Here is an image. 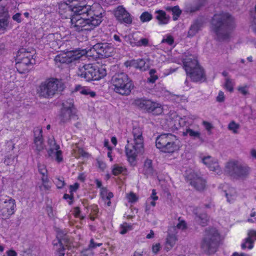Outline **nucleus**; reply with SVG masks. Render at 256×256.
<instances>
[{
    "mask_svg": "<svg viewBox=\"0 0 256 256\" xmlns=\"http://www.w3.org/2000/svg\"><path fill=\"white\" fill-rule=\"evenodd\" d=\"M68 9L73 13L72 26L77 31L91 30L102 21L104 10L98 4L88 5L84 0H72L70 6L62 4L59 9Z\"/></svg>",
    "mask_w": 256,
    "mask_h": 256,
    "instance_id": "nucleus-1",
    "label": "nucleus"
},
{
    "mask_svg": "<svg viewBox=\"0 0 256 256\" xmlns=\"http://www.w3.org/2000/svg\"><path fill=\"white\" fill-rule=\"evenodd\" d=\"M212 30L219 40L228 39L234 28V18L228 13L216 14L212 20Z\"/></svg>",
    "mask_w": 256,
    "mask_h": 256,
    "instance_id": "nucleus-2",
    "label": "nucleus"
},
{
    "mask_svg": "<svg viewBox=\"0 0 256 256\" xmlns=\"http://www.w3.org/2000/svg\"><path fill=\"white\" fill-rule=\"evenodd\" d=\"M132 138L127 140L125 146V152L128 160L131 165H135L136 158L138 154L144 152V138L140 128H134L132 132Z\"/></svg>",
    "mask_w": 256,
    "mask_h": 256,
    "instance_id": "nucleus-3",
    "label": "nucleus"
},
{
    "mask_svg": "<svg viewBox=\"0 0 256 256\" xmlns=\"http://www.w3.org/2000/svg\"><path fill=\"white\" fill-rule=\"evenodd\" d=\"M183 64L187 76L193 82H202L205 80L204 70L198 64L194 56H186L183 59Z\"/></svg>",
    "mask_w": 256,
    "mask_h": 256,
    "instance_id": "nucleus-4",
    "label": "nucleus"
},
{
    "mask_svg": "<svg viewBox=\"0 0 256 256\" xmlns=\"http://www.w3.org/2000/svg\"><path fill=\"white\" fill-rule=\"evenodd\" d=\"M156 145L158 148L166 153H172L178 150L181 146L180 142L174 135L164 134L156 138Z\"/></svg>",
    "mask_w": 256,
    "mask_h": 256,
    "instance_id": "nucleus-5",
    "label": "nucleus"
},
{
    "mask_svg": "<svg viewBox=\"0 0 256 256\" xmlns=\"http://www.w3.org/2000/svg\"><path fill=\"white\" fill-rule=\"evenodd\" d=\"M225 170L234 179L244 180L248 178L251 168L246 164L232 160L226 164Z\"/></svg>",
    "mask_w": 256,
    "mask_h": 256,
    "instance_id": "nucleus-6",
    "label": "nucleus"
},
{
    "mask_svg": "<svg viewBox=\"0 0 256 256\" xmlns=\"http://www.w3.org/2000/svg\"><path fill=\"white\" fill-rule=\"evenodd\" d=\"M111 82L114 92L121 95H128L134 88L132 80L124 72L116 74Z\"/></svg>",
    "mask_w": 256,
    "mask_h": 256,
    "instance_id": "nucleus-7",
    "label": "nucleus"
},
{
    "mask_svg": "<svg viewBox=\"0 0 256 256\" xmlns=\"http://www.w3.org/2000/svg\"><path fill=\"white\" fill-rule=\"evenodd\" d=\"M220 240V234L215 228L206 230L201 242V248L206 253L210 254L216 251Z\"/></svg>",
    "mask_w": 256,
    "mask_h": 256,
    "instance_id": "nucleus-8",
    "label": "nucleus"
},
{
    "mask_svg": "<svg viewBox=\"0 0 256 256\" xmlns=\"http://www.w3.org/2000/svg\"><path fill=\"white\" fill-rule=\"evenodd\" d=\"M60 82L56 78H50L42 82L37 89L39 96L44 98H52L56 93Z\"/></svg>",
    "mask_w": 256,
    "mask_h": 256,
    "instance_id": "nucleus-9",
    "label": "nucleus"
},
{
    "mask_svg": "<svg viewBox=\"0 0 256 256\" xmlns=\"http://www.w3.org/2000/svg\"><path fill=\"white\" fill-rule=\"evenodd\" d=\"M76 109L74 105L72 100H68L62 103V107L59 116L60 122L65 124L69 122L72 120L77 118Z\"/></svg>",
    "mask_w": 256,
    "mask_h": 256,
    "instance_id": "nucleus-10",
    "label": "nucleus"
},
{
    "mask_svg": "<svg viewBox=\"0 0 256 256\" xmlns=\"http://www.w3.org/2000/svg\"><path fill=\"white\" fill-rule=\"evenodd\" d=\"M134 103L140 108L154 115H159L163 112V109L160 104L150 100L137 98L134 100Z\"/></svg>",
    "mask_w": 256,
    "mask_h": 256,
    "instance_id": "nucleus-11",
    "label": "nucleus"
},
{
    "mask_svg": "<svg viewBox=\"0 0 256 256\" xmlns=\"http://www.w3.org/2000/svg\"><path fill=\"white\" fill-rule=\"evenodd\" d=\"M16 200L8 196H5L0 202V216L4 220L8 219L15 212Z\"/></svg>",
    "mask_w": 256,
    "mask_h": 256,
    "instance_id": "nucleus-12",
    "label": "nucleus"
},
{
    "mask_svg": "<svg viewBox=\"0 0 256 256\" xmlns=\"http://www.w3.org/2000/svg\"><path fill=\"white\" fill-rule=\"evenodd\" d=\"M86 54L85 50H75L67 51L57 55L54 58L56 62L60 63H70L80 59Z\"/></svg>",
    "mask_w": 256,
    "mask_h": 256,
    "instance_id": "nucleus-13",
    "label": "nucleus"
},
{
    "mask_svg": "<svg viewBox=\"0 0 256 256\" xmlns=\"http://www.w3.org/2000/svg\"><path fill=\"white\" fill-rule=\"evenodd\" d=\"M188 180L192 186L198 190H202L206 186V182L200 174L194 172L188 176Z\"/></svg>",
    "mask_w": 256,
    "mask_h": 256,
    "instance_id": "nucleus-14",
    "label": "nucleus"
},
{
    "mask_svg": "<svg viewBox=\"0 0 256 256\" xmlns=\"http://www.w3.org/2000/svg\"><path fill=\"white\" fill-rule=\"evenodd\" d=\"M94 70V66L88 64L80 66L77 72L78 76L84 78L86 81L94 80L92 72Z\"/></svg>",
    "mask_w": 256,
    "mask_h": 256,
    "instance_id": "nucleus-15",
    "label": "nucleus"
},
{
    "mask_svg": "<svg viewBox=\"0 0 256 256\" xmlns=\"http://www.w3.org/2000/svg\"><path fill=\"white\" fill-rule=\"evenodd\" d=\"M92 48L102 58L110 56L114 51L113 47L108 43L96 44L93 46Z\"/></svg>",
    "mask_w": 256,
    "mask_h": 256,
    "instance_id": "nucleus-16",
    "label": "nucleus"
},
{
    "mask_svg": "<svg viewBox=\"0 0 256 256\" xmlns=\"http://www.w3.org/2000/svg\"><path fill=\"white\" fill-rule=\"evenodd\" d=\"M48 144L50 148L48 151L49 156L55 157V160L58 162H60L63 160L62 152L60 150V146L56 144L54 138H50L48 140Z\"/></svg>",
    "mask_w": 256,
    "mask_h": 256,
    "instance_id": "nucleus-17",
    "label": "nucleus"
},
{
    "mask_svg": "<svg viewBox=\"0 0 256 256\" xmlns=\"http://www.w3.org/2000/svg\"><path fill=\"white\" fill-rule=\"evenodd\" d=\"M114 15L116 20L120 23L130 24L132 18L130 14L122 6H118L114 10Z\"/></svg>",
    "mask_w": 256,
    "mask_h": 256,
    "instance_id": "nucleus-18",
    "label": "nucleus"
},
{
    "mask_svg": "<svg viewBox=\"0 0 256 256\" xmlns=\"http://www.w3.org/2000/svg\"><path fill=\"white\" fill-rule=\"evenodd\" d=\"M202 162L210 170L218 174H222V170L216 159L210 156H207L202 158Z\"/></svg>",
    "mask_w": 256,
    "mask_h": 256,
    "instance_id": "nucleus-19",
    "label": "nucleus"
},
{
    "mask_svg": "<svg viewBox=\"0 0 256 256\" xmlns=\"http://www.w3.org/2000/svg\"><path fill=\"white\" fill-rule=\"evenodd\" d=\"M42 132V129L39 127L36 128L34 130V148L38 154L45 148V146L43 142Z\"/></svg>",
    "mask_w": 256,
    "mask_h": 256,
    "instance_id": "nucleus-20",
    "label": "nucleus"
},
{
    "mask_svg": "<svg viewBox=\"0 0 256 256\" xmlns=\"http://www.w3.org/2000/svg\"><path fill=\"white\" fill-rule=\"evenodd\" d=\"M126 67L132 66L142 71L146 70L149 67L148 60L145 59L132 60L125 62Z\"/></svg>",
    "mask_w": 256,
    "mask_h": 256,
    "instance_id": "nucleus-21",
    "label": "nucleus"
},
{
    "mask_svg": "<svg viewBox=\"0 0 256 256\" xmlns=\"http://www.w3.org/2000/svg\"><path fill=\"white\" fill-rule=\"evenodd\" d=\"M256 240V230H250L248 232V237L244 239V242L242 244V249L246 248L251 250L254 247V242Z\"/></svg>",
    "mask_w": 256,
    "mask_h": 256,
    "instance_id": "nucleus-22",
    "label": "nucleus"
},
{
    "mask_svg": "<svg viewBox=\"0 0 256 256\" xmlns=\"http://www.w3.org/2000/svg\"><path fill=\"white\" fill-rule=\"evenodd\" d=\"M175 227H171L168 230V236L166 238V244L168 250L171 249L176 244L178 238L176 234L178 232H175Z\"/></svg>",
    "mask_w": 256,
    "mask_h": 256,
    "instance_id": "nucleus-23",
    "label": "nucleus"
},
{
    "mask_svg": "<svg viewBox=\"0 0 256 256\" xmlns=\"http://www.w3.org/2000/svg\"><path fill=\"white\" fill-rule=\"evenodd\" d=\"M34 55L32 56V58H29V57H28L20 61L16 62V68L20 72H24L28 70V66L33 64L35 63V60L34 58Z\"/></svg>",
    "mask_w": 256,
    "mask_h": 256,
    "instance_id": "nucleus-24",
    "label": "nucleus"
},
{
    "mask_svg": "<svg viewBox=\"0 0 256 256\" xmlns=\"http://www.w3.org/2000/svg\"><path fill=\"white\" fill-rule=\"evenodd\" d=\"M155 18L159 25H165L169 22L170 16L161 10H156L154 12Z\"/></svg>",
    "mask_w": 256,
    "mask_h": 256,
    "instance_id": "nucleus-25",
    "label": "nucleus"
},
{
    "mask_svg": "<svg viewBox=\"0 0 256 256\" xmlns=\"http://www.w3.org/2000/svg\"><path fill=\"white\" fill-rule=\"evenodd\" d=\"M100 195L103 200L106 203L108 206H110L111 204L110 199L114 196L112 192L106 188L102 187L100 189Z\"/></svg>",
    "mask_w": 256,
    "mask_h": 256,
    "instance_id": "nucleus-26",
    "label": "nucleus"
},
{
    "mask_svg": "<svg viewBox=\"0 0 256 256\" xmlns=\"http://www.w3.org/2000/svg\"><path fill=\"white\" fill-rule=\"evenodd\" d=\"M106 70L104 66H102L98 68L94 66V70L92 72L94 76V80H98L104 78L106 75Z\"/></svg>",
    "mask_w": 256,
    "mask_h": 256,
    "instance_id": "nucleus-27",
    "label": "nucleus"
},
{
    "mask_svg": "<svg viewBox=\"0 0 256 256\" xmlns=\"http://www.w3.org/2000/svg\"><path fill=\"white\" fill-rule=\"evenodd\" d=\"M227 201L230 203L234 202L236 199L238 193L234 188H230L225 191Z\"/></svg>",
    "mask_w": 256,
    "mask_h": 256,
    "instance_id": "nucleus-28",
    "label": "nucleus"
},
{
    "mask_svg": "<svg viewBox=\"0 0 256 256\" xmlns=\"http://www.w3.org/2000/svg\"><path fill=\"white\" fill-rule=\"evenodd\" d=\"M32 55H34V52H30L26 50V49L22 48L18 52L16 59V62L20 61L28 57H29V58H32Z\"/></svg>",
    "mask_w": 256,
    "mask_h": 256,
    "instance_id": "nucleus-29",
    "label": "nucleus"
},
{
    "mask_svg": "<svg viewBox=\"0 0 256 256\" xmlns=\"http://www.w3.org/2000/svg\"><path fill=\"white\" fill-rule=\"evenodd\" d=\"M202 28V24L198 22H194L190 27L188 34V36L189 38L194 36Z\"/></svg>",
    "mask_w": 256,
    "mask_h": 256,
    "instance_id": "nucleus-30",
    "label": "nucleus"
},
{
    "mask_svg": "<svg viewBox=\"0 0 256 256\" xmlns=\"http://www.w3.org/2000/svg\"><path fill=\"white\" fill-rule=\"evenodd\" d=\"M153 171L152 160L148 159L146 160L144 165L142 172L145 175L148 176L152 174Z\"/></svg>",
    "mask_w": 256,
    "mask_h": 256,
    "instance_id": "nucleus-31",
    "label": "nucleus"
},
{
    "mask_svg": "<svg viewBox=\"0 0 256 256\" xmlns=\"http://www.w3.org/2000/svg\"><path fill=\"white\" fill-rule=\"evenodd\" d=\"M76 92H78L80 94L84 95H89L90 97L94 98L96 96V92L91 91L90 88L86 87H82L80 86H78L76 87Z\"/></svg>",
    "mask_w": 256,
    "mask_h": 256,
    "instance_id": "nucleus-32",
    "label": "nucleus"
},
{
    "mask_svg": "<svg viewBox=\"0 0 256 256\" xmlns=\"http://www.w3.org/2000/svg\"><path fill=\"white\" fill-rule=\"evenodd\" d=\"M240 128V124L234 120L231 121L228 126V130L234 134L239 133Z\"/></svg>",
    "mask_w": 256,
    "mask_h": 256,
    "instance_id": "nucleus-33",
    "label": "nucleus"
},
{
    "mask_svg": "<svg viewBox=\"0 0 256 256\" xmlns=\"http://www.w3.org/2000/svg\"><path fill=\"white\" fill-rule=\"evenodd\" d=\"M122 37L124 38V41L130 44L132 46L134 47L136 46V42L138 39L134 37V34H128L122 36Z\"/></svg>",
    "mask_w": 256,
    "mask_h": 256,
    "instance_id": "nucleus-34",
    "label": "nucleus"
},
{
    "mask_svg": "<svg viewBox=\"0 0 256 256\" xmlns=\"http://www.w3.org/2000/svg\"><path fill=\"white\" fill-rule=\"evenodd\" d=\"M168 10L172 11L173 14V20H176L178 19V17L181 14V10L178 6H174L173 7H168Z\"/></svg>",
    "mask_w": 256,
    "mask_h": 256,
    "instance_id": "nucleus-35",
    "label": "nucleus"
},
{
    "mask_svg": "<svg viewBox=\"0 0 256 256\" xmlns=\"http://www.w3.org/2000/svg\"><path fill=\"white\" fill-rule=\"evenodd\" d=\"M184 134H188L194 138H200L201 134L199 131H196L188 128L186 129V132H184Z\"/></svg>",
    "mask_w": 256,
    "mask_h": 256,
    "instance_id": "nucleus-36",
    "label": "nucleus"
},
{
    "mask_svg": "<svg viewBox=\"0 0 256 256\" xmlns=\"http://www.w3.org/2000/svg\"><path fill=\"white\" fill-rule=\"evenodd\" d=\"M55 248L56 250V254L57 256H64V255L65 249L62 244V243L60 240L58 244H54Z\"/></svg>",
    "mask_w": 256,
    "mask_h": 256,
    "instance_id": "nucleus-37",
    "label": "nucleus"
},
{
    "mask_svg": "<svg viewBox=\"0 0 256 256\" xmlns=\"http://www.w3.org/2000/svg\"><path fill=\"white\" fill-rule=\"evenodd\" d=\"M196 220L202 226H204L208 221V217L206 214H201L196 216Z\"/></svg>",
    "mask_w": 256,
    "mask_h": 256,
    "instance_id": "nucleus-38",
    "label": "nucleus"
},
{
    "mask_svg": "<svg viewBox=\"0 0 256 256\" xmlns=\"http://www.w3.org/2000/svg\"><path fill=\"white\" fill-rule=\"evenodd\" d=\"M125 170L126 168L124 167L117 164L114 165L112 168V174L115 176L118 175L123 172Z\"/></svg>",
    "mask_w": 256,
    "mask_h": 256,
    "instance_id": "nucleus-39",
    "label": "nucleus"
},
{
    "mask_svg": "<svg viewBox=\"0 0 256 256\" xmlns=\"http://www.w3.org/2000/svg\"><path fill=\"white\" fill-rule=\"evenodd\" d=\"M158 196H156V190L153 189L152 190V193L148 199L147 203L150 202V204L152 206H155L156 202L155 201L158 200Z\"/></svg>",
    "mask_w": 256,
    "mask_h": 256,
    "instance_id": "nucleus-40",
    "label": "nucleus"
},
{
    "mask_svg": "<svg viewBox=\"0 0 256 256\" xmlns=\"http://www.w3.org/2000/svg\"><path fill=\"white\" fill-rule=\"evenodd\" d=\"M152 18V14L148 12H142L140 16V20L143 22H149Z\"/></svg>",
    "mask_w": 256,
    "mask_h": 256,
    "instance_id": "nucleus-41",
    "label": "nucleus"
},
{
    "mask_svg": "<svg viewBox=\"0 0 256 256\" xmlns=\"http://www.w3.org/2000/svg\"><path fill=\"white\" fill-rule=\"evenodd\" d=\"M150 46V40L148 38H142L139 40H137L136 46Z\"/></svg>",
    "mask_w": 256,
    "mask_h": 256,
    "instance_id": "nucleus-42",
    "label": "nucleus"
},
{
    "mask_svg": "<svg viewBox=\"0 0 256 256\" xmlns=\"http://www.w3.org/2000/svg\"><path fill=\"white\" fill-rule=\"evenodd\" d=\"M120 233L124 234L132 230V226L127 223H124L120 226Z\"/></svg>",
    "mask_w": 256,
    "mask_h": 256,
    "instance_id": "nucleus-43",
    "label": "nucleus"
},
{
    "mask_svg": "<svg viewBox=\"0 0 256 256\" xmlns=\"http://www.w3.org/2000/svg\"><path fill=\"white\" fill-rule=\"evenodd\" d=\"M234 84L232 80L228 78H226V82L224 84V88L226 90H228L230 92H232L233 91V86Z\"/></svg>",
    "mask_w": 256,
    "mask_h": 256,
    "instance_id": "nucleus-44",
    "label": "nucleus"
},
{
    "mask_svg": "<svg viewBox=\"0 0 256 256\" xmlns=\"http://www.w3.org/2000/svg\"><path fill=\"white\" fill-rule=\"evenodd\" d=\"M54 182L58 188H62L65 185L64 178H63L57 177Z\"/></svg>",
    "mask_w": 256,
    "mask_h": 256,
    "instance_id": "nucleus-45",
    "label": "nucleus"
},
{
    "mask_svg": "<svg viewBox=\"0 0 256 256\" xmlns=\"http://www.w3.org/2000/svg\"><path fill=\"white\" fill-rule=\"evenodd\" d=\"M203 6V4L201 3L196 4L194 6H190L187 8V12H194L200 10V8Z\"/></svg>",
    "mask_w": 256,
    "mask_h": 256,
    "instance_id": "nucleus-46",
    "label": "nucleus"
},
{
    "mask_svg": "<svg viewBox=\"0 0 256 256\" xmlns=\"http://www.w3.org/2000/svg\"><path fill=\"white\" fill-rule=\"evenodd\" d=\"M174 42V39L170 34L166 35L162 39V42L166 43L169 45H172Z\"/></svg>",
    "mask_w": 256,
    "mask_h": 256,
    "instance_id": "nucleus-47",
    "label": "nucleus"
},
{
    "mask_svg": "<svg viewBox=\"0 0 256 256\" xmlns=\"http://www.w3.org/2000/svg\"><path fill=\"white\" fill-rule=\"evenodd\" d=\"M156 72V71L154 69H152L150 70L149 72L150 77L148 78V81L149 82L151 83H154L158 78V76L155 74Z\"/></svg>",
    "mask_w": 256,
    "mask_h": 256,
    "instance_id": "nucleus-48",
    "label": "nucleus"
},
{
    "mask_svg": "<svg viewBox=\"0 0 256 256\" xmlns=\"http://www.w3.org/2000/svg\"><path fill=\"white\" fill-rule=\"evenodd\" d=\"M173 227H175L176 231L177 232V229L178 230H184L186 227V222L183 220H180V219H178V222L176 224V226H174Z\"/></svg>",
    "mask_w": 256,
    "mask_h": 256,
    "instance_id": "nucleus-49",
    "label": "nucleus"
},
{
    "mask_svg": "<svg viewBox=\"0 0 256 256\" xmlns=\"http://www.w3.org/2000/svg\"><path fill=\"white\" fill-rule=\"evenodd\" d=\"M162 248L161 245L160 243H154L152 246V251L154 254H156Z\"/></svg>",
    "mask_w": 256,
    "mask_h": 256,
    "instance_id": "nucleus-50",
    "label": "nucleus"
},
{
    "mask_svg": "<svg viewBox=\"0 0 256 256\" xmlns=\"http://www.w3.org/2000/svg\"><path fill=\"white\" fill-rule=\"evenodd\" d=\"M40 189L42 192H46L50 190L51 186L48 182L42 183L41 185L39 186Z\"/></svg>",
    "mask_w": 256,
    "mask_h": 256,
    "instance_id": "nucleus-51",
    "label": "nucleus"
},
{
    "mask_svg": "<svg viewBox=\"0 0 256 256\" xmlns=\"http://www.w3.org/2000/svg\"><path fill=\"white\" fill-rule=\"evenodd\" d=\"M38 170L39 172L42 174V176L46 175L47 174V170L46 168V166L44 164H38Z\"/></svg>",
    "mask_w": 256,
    "mask_h": 256,
    "instance_id": "nucleus-52",
    "label": "nucleus"
},
{
    "mask_svg": "<svg viewBox=\"0 0 256 256\" xmlns=\"http://www.w3.org/2000/svg\"><path fill=\"white\" fill-rule=\"evenodd\" d=\"M8 25L7 18H0V30H4Z\"/></svg>",
    "mask_w": 256,
    "mask_h": 256,
    "instance_id": "nucleus-53",
    "label": "nucleus"
},
{
    "mask_svg": "<svg viewBox=\"0 0 256 256\" xmlns=\"http://www.w3.org/2000/svg\"><path fill=\"white\" fill-rule=\"evenodd\" d=\"M126 198L130 202H136L138 200V197L136 196L133 192H131L130 194H127Z\"/></svg>",
    "mask_w": 256,
    "mask_h": 256,
    "instance_id": "nucleus-54",
    "label": "nucleus"
},
{
    "mask_svg": "<svg viewBox=\"0 0 256 256\" xmlns=\"http://www.w3.org/2000/svg\"><path fill=\"white\" fill-rule=\"evenodd\" d=\"M82 254L83 256H92L93 254V252L92 249L88 246L82 251Z\"/></svg>",
    "mask_w": 256,
    "mask_h": 256,
    "instance_id": "nucleus-55",
    "label": "nucleus"
},
{
    "mask_svg": "<svg viewBox=\"0 0 256 256\" xmlns=\"http://www.w3.org/2000/svg\"><path fill=\"white\" fill-rule=\"evenodd\" d=\"M74 214L76 218H79L81 219H84V216L80 214V211L78 207H76L74 210Z\"/></svg>",
    "mask_w": 256,
    "mask_h": 256,
    "instance_id": "nucleus-56",
    "label": "nucleus"
},
{
    "mask_svg": "<svg viewBox=\"0 0 256 256\" xmlns=\"http://www.w3.org/2000/svg\"><path fill=\"white\" fill-rule=\"evenodd\" d=\"M102 245V243H96L94 239L92 238L90 240V244L88 245L89 248L92 250L96 248V246H100Z\"/></svg>",
    "mask_w": 256,
    "mask_h": 256,
    "instance_id": "nucleus-57",
    "label": "nucleus"
},
{
    "mask_svg": "<svg viewBox=\"0 0 256 256\" xmlns=\"http://www.w3.org/2000/svg\"><path fill=\"white\" fill-rule=\"evenodd\" d=\"M238 90L243 95H246L248 94V88L246 86H240L238 88Z\"/></svg>",
    "mask_w": 256,
    "mask_h": 256,
    "instance_id": "nucleus-58",
    "label": "nucleus"
},
{
    "mask_svg": "<svg viewBox=\"0 0 256 256\" xmlns=\"http://www.w3.org/2000/svg\"><path fill=\"white\" fill-rule=\"evenodd\" d=\"M224 92L220 91L216 97V100L218 102H223L224 100Z\"/></svg>",
    "mask_w": 256,
    "mask_h": 256,
    "instance_id": "nucleus-59",
    "label": "nucleus"
},
{
    "mask_svg": "<svg viewBox=\"0 0 256 256\" xmlns=\"http://www.w3.org/2000/svg\"><path fill=\"white\" fill-rule=\"evenodd\" d=\"M202 124L208 131H210L213 128L212 125L209 122L203 121Z\"/></svg>",
    "mask_w": 256,
    "mask_h": 256,
    "instance_id": "nucleus-60",
    "label": "nucleus"
},
{
    "mask_svg": "<svg viewBox=\"0 0 256 256\" xmlns=\"http://www.w3.org/2000/svg\"><path fill=\"white\" fill-rule=\"evenodd\" d=\"M12 19L20 23L22 22L21 14L19 12L16 14L12 16Z\"/></svg>",
    "mask_w": 256,
    "mask_h": 256,
    "instance_id": "nucleus-61",
    "label": "nucleus"
},
{
    "mask_svg": "<svg viewBox=\"0 0 256 256\" xmlns=\"http://www.w3.org/2000/svg\"><path fill=\"white\" fill-rule=\"evenodd\" d=\"M91 212L90 214H96L98 212V208L96 205H93L90 206Z\"/></svg>",
    "mask_w": 256,
    "mask_h": 256,
    "instance_id": "nucleus-62",
    "label": "nucleus"
},
{
    "mask_svg": "<svg viewBox=\"0 0 256 256\" xmlns=\"http://www.w3.org/2000/svg\"><path fill=\"white\" fill-rule=\"evenodd\" d=\"M79 184L78 183H75L73 185L70 186V192L72 193L74 192H76L78 188Z\"/></svg>",
    "mask_w": 256,
    "mask_h": 256,
    "instance_id": "nucleus-63",
    "label": "nucleus"
},
{
    "mask_svg": "<svg viewBox=\"0 0 256 256\" xmlns=\"http://www.w3.org/2000/svg\"><path fill=\"white\" fill-rule=\"evenodd\" d=\"M146 252L144 250L142 251H135L132 256H142L144 254H146Z\"/></svg>",
    "mask_w": 256,
    "mask_h": 256,
    "instance_id": "nucleus-64",
    "label": "nucleus"
}]
</instances>
